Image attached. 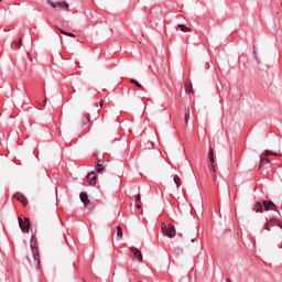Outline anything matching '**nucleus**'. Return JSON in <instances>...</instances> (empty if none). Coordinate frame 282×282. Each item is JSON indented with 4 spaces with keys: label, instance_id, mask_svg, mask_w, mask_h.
Instances as JSON below:
<instances>
[{
    "label": "nucleus",
    "instance_id": "nucleus-17",
    "mask_svg": "<svg viewBox=\"0 0 282 282\" xmlns=\"http://www.w3.org/2000/svg\"><path fill=\"white\" fill-rule=\"evenodd\" d=\"M174 184L176 185V188H180L182 186V178L178 175H174Z\"/></svg>",
    "mask_w": 282,
    "mask_h": 282
},
{
    "label": "nucleus",
    "instance_id": "nucleus-9",
    "mask_svg": "<svg viewBox=\"0 0 282 282\" xmlns=\"http://www.w3.org/2000/svg\"><path fill=\"white\" fill-rule=\"evenodd\" d=\"M87 182H89L90 186H96V172H90L87 175Z\"/></svg>",
    "mask_w": 282,
    "mask_h": 282
},
{
    "label": "nucleus",
    "instance_id": "nucleus-6",
    "mask_svg": "<svg viewBox=\"0 0 282 282\" xmlns=\"http://www.w3.org/2000/svg\"><path fill=\"white\" fill-rule=\"evenodd\" d=\"M130 252H132V254H134V257L137 258V261L139 263H142V261H144V259L142 257V251H140L138 248L130 247Z\"/></svg>",
    "mask_w": 282,
    "mask_h": 282
},
{
    "label": "nucleus",
    "instance_id": "nucleus-21",
    "mask_svg": "<svg viewBox=\"0 0 282 282\" xmlns=\"http://www.w3.org/2000/svg\"><path fill=\"white\" fill-rule=\"evenodd\" d=\"M117 240L120 241V239H122V227L117 226V236H116Z\"/></svg>",
    "mask_w": 282,
    "mask_h": 282
},
{
    "label": "nucleus",
    "instance_id": "nucleus-12",
    "mask_svg": "<svg viewBox=\"0 0 282 282\" xmlns=\"http://www.w3.org/2000/svg\"><path fill=\"white\" fill-rule=\"evenodd\" d=\"M272 224H276V226H280V228H282V225H281L280 221H278V220H270L264 226L265 230L270 231V228H272Z\"/></svg>",
    "mask_w": 282,
    "mask_h": 282
},
{
    "label": "nucleus",
    "instance_id": "nucleus-2",
    "mask_svg": "<svg viewBox=\"0 0 282 282\" xmlns=\"http://www.w3.org/2000/svg\"><path fill=\"white\" fill-rule=\"evenodd\" d=\"M161 230L165 237H169L170 239H173L177 232L175 231V226L172 224L166 225V223H162Z\"/></svg>",
    "mask_w": 282,
    "mask_h": 282
},
{
    "label": "nucleus",
    "instance_id": "nucleus-33",
    "mask_svg": "<svg viewBox=\"0 0 282 282\" xmlns=\"http://www.w3.org/2000/svg\"><path fill=\"white\" fill-rule=\"evenodd\" d=\"M45 102H47V99H44V105H45Z\"/></svg>",
    "mask_w": 282,
    "mask_h": 282
},
{
    "label": "nucleus",
    "instance_id": "nucleus-19",
    "mask_svg": "<svg viewBox=\"0 0 282 282\" xmlns=\"http://www.w3.org/2000/svg\"><path fill=\"white\" fill-rule=\"evenodd\" d=\"M61 34H64V36H70L72 39H76V35L74 33H69L63 29H58Z\"/></svg>",
    "mask_w": 282,
    "mask_h": 282
},
{
    "label": "nucleus",
    "instance_id": "nucleus-29",
    "mask_svg": "<svg viewBox=\"0 0 282 282\" xmlns=\"http://www.w3.org/2000/svg\"><path fill=\"white\" fill-rule=\"evenodd\" d=\"M254 58H257V46H253Z\"/></svg>",
    "mask_w": 282,
    "mask_h": 282
},
{
    "label": "nucleus",
    "instance_id": "nucleus-32",
    "mask_svg": "<svg viewBox=\"0 0 282 282\" xmlns=\"http://www.w3.org/2000/svg\"><path fill=\"white\" fill-rule=\"evenodd\" d=\"M192 243H195V239H192Z\"/></svg>",
    "mask_w": 282,
    "mask_h": 282
},
{
    "label": "nucleus",
    "instance_id": "nucleus-26",
    "mask_svg": "<svg viewBox=\"0 0 282 282\" xmlns=\"http://www.w3.org/2000/svg\"><path fill=\"white\" fill-rule=\"evenodd\" d=\"M174 251L176 252V254H182V252H184L180 247H176Z\"/></svg>",
    "mask_w": 282,
    "mask_h": 282
},
{
    "label": "nucleus",
    "instance_id": "nucleus-30",
    "mask_svg": "<svg viewBox=\"0 0 282 282\" xmlns=\"http://www.w3.org/2000/svg\"><path fill=\"white\" fill-rule=\"evenodd\" d=\"M104 105H105V101H102V99L99 100V107H102Z\"/></svg>",
    "mask_w": 282,
    "mask_h": 282
},
{
    "label": "nucleus",
    "instance_id": "nucleus-15",
    "mask_svg": "<svg viewBox=\"0 0 282 282\" xmlns=\"http://www.w3.org/2000/svg\"><path fill=\"white\" fill-rule=\"evenodd\" d=\"M256 213H263V205L261 203H256L253 206Z\"/></svg>",
    "mask_w": 282,
    "mask_h": 282
},
{
    "label": "nucleus",
    "instance_id": "nucleus-23",
    "mask_svg": "<svg viewBox=\"0 0 282 282\" xmlns=\"http://www.w3.org/2000/svg\"><path fill=\"white\" fill-rule=\"evenodd\" d=\"M178 28H181V32H191V28L184 24H178Z\"/></svg>",
    "mask_w": 282,
    "mask_h": 282
},
{
    "label": "nucleus",
    "instance_id": "nucleus-8",
    "mask_svg": "<svg viewBox=\"0 0 282 282\" xmlns=\"http://www.w3.org/2000/svg\"><path fill=\"white\" fill-rule=\"evenodd\" d=\"M208 169H209V173L212 175V180L213 182H217V170L215 169V164L214 163H210L208 165Z\"/></svg>",
    "mask_w": 282,
    "mask_h": 282
},
{
    "label": "nucleus",
    "instance_id": "nucleus-22",
    "mask_svg": "<svg viewBox=\"0 0 282 282\" xmlns=\"http://www.w3.org/2000/svg\"><path fill=\"white\" fill-rule=\"evenodd\" d=\"M263 155H265L267 158H268V155H274L275 158H279V153L272 152V151H269V150H265L263 152Z\"/></svg>",
    "mask_w": 282,
    "mask_h": 282
},
{
    "label": "nucleus",
    "instance_id": "nucleus-27",
    "mask_svg": "<svg viewBox=\"0 0 282 282\" xmlns=\"http://www.w3.org/2000/svg\"><path fill=\"white\" fill-rule=\"evenodd\" d=\"M140 199H141L140 194H137V195H135V202H137V204H140Z\"/></svg>",
    "mask_w": 282,
    "mask_h": 282
},
{
    "label": "nucleus",
    "instance_id": "nucleus-11",
    "mask_svg": "<svg viewBox=\"0 0 282 282\" xmlns=\"http://www.w3.org/2000/svg\"><path fill=\"white\" fill-rule=\"evenodd\" d=\"M79 198H80V202H83L85 206H87L89 204V196L85 192H82L79 194Z\"/></svg>",
    "mask_w": 282,
    "mask_h": 282
},
{
    "label": "nucleus",
    "instance_id": "nucleus-4",
    "mask_svg": "<svg viewBox=\"0 0 282 282\" xmlns=\"http://www.w3.org/2000/svg\"><path fill=\"white\" fill-rule=\"evenodd\" d=\"M47 3L52 8H62V10H67V8H69V4L66 1L54 2L52 0H47Z\"/></svg>",
    "mask_w": 282,
    "mask_h": 282
},
{
    "label": "nucleus",
    "instance_id": "nucleus-5",
    "mask_svg": "<svg viewBox=\"0 0 282 282\" xmlns=\"http://www.w3.org/2000/svg\"><path fill=\"white\" fill-rule=\"evenodd\" d=\"M262 206H263L264 210H267V212L268 210H274L276 213L279 210L276 208V205L272 200H263Z\"/></svg>",
    "mask_w": 282,
    "mask_h": 282
},
{
    "label": "nucleus",
    "instance_id": "nucleus-25",
    "mask_svg": "<svg viewBox=\"0 0 282 282\" xmlns=\"http://www.w3.org/2000/svg\"><path fill=\"white\" fill-rule=\"evenodd\" d=\"M22 41H23V39L20 37L19 41H15V42H14V45H17V48H18V50H21Z\"/></svg>",
    "mask_w": 282,
    "mask_h": 282
},
{
    "label": "nucleus",
    "instance_id": "nucleus-34",
    "mask_svg": "<svg viewBox=\"0 0 282 282\" xmlns=\"http://www.w3.org/2000/svg\"><path fill=\"white\" fill-rule=\"evenodd\" d=\"M228 282H230V281L228 280Z\"/></svg>",
    "mask_w": 282,
    "mask_h": 282
},
{
    "label": "nucleus",
    "instance_id": "nucleus-24",
    "mask_svg": "<svg viewBox=\"0 0 282 282\" xmlns=\"http://www.w3.org/2000/svg\"><path fill=\"white\" fill-rule=\"evenodd\" d=\"M130 83H131L132 85H134V87H138L139 89H141V87H142V84L139 83V82L135 80V79H130Z\"/></svg>",
    "mask_w": 282,
    "mask_h": 282
},
{
    "label": "nucleus",
    "instance_id": "nucleus-13",
    "mask_svg": "<svg viewBox=\"0 0 282 282\" xmlns=\"http://www.w3.org/2000/svg\"><path fill=\"white\" fill-rule=\"evenodd\" d=\"M265 164H270V159L268 158H260V164L258 166L259 171H261V169H263V165Z\"/></svg>",
    "mask_w": 282,
    "mask_h": 282
},
{
    "label": "nucleus",
    "instance_id": "nucleus-18",
    "mask_svg": "<svg viewBox=\"0 0 282 282\" xmlns=\"http://www.w3.org/2000/svg\"><path fill=\"white\" fill-rule=\"evenodd\" d=\"M89 122H91V118L89 117V115L82 117V124L83 126L89 124Z\"/></svg>",
    "mask_w": 282,
    "mask_h": 282
},
{
    "label": "nucleus",
    "instance_id": "nucleus-1",
    "mask_svg": "<svg viewBox=\"0 0 282 282\" xmlns=\"http://www.w3.org/2000/svg\"><path fill=\"white\" fill-rule=\"evenodd\" d=\"M30 246H31L32 257H33V261L31 262V265H34L35 270H40L41 254L39 253V241L36 240V236L31 237Z\"/></svg>",
    "mask_w": 282,
    "mask_h": 282
},
{
    "label": "nucleus",
    "instance_id": "nucleus-3",
    "mask_svg": "<svg viewBox=\"0 0 282 282\" xmlns=\"http://www.w3.org/2000/svg\"><path fill=\"white\" fill-rule=\"evenodd\" d=\"M18 223H19V228L22 230V232H30V218L24 217V220H23V218L19 217Z\"/></svg>",
    "mask_w": 282,
    "mask_h": 282
},
{
    "label": "nucleus",
    "instance_id": "nucleus-20",
    "mask_svg": "<svg viewBox=\"0 0 282 282\" xmlns=\"http://www.w3.org/2000/svg\"><path fill=\"white\" fill-rule=\"evenodd\" d=\"M210 164H215V153L213 152V148H210L208 153Z\"/></svg>",
    "mask_w": 282,
    "mask_h": 282
},
{
    "label": "nucleus",
    "instance_id": "nucleus-16",
    "mask_svg": "<svg viewBox=\"0 0 282 282\" xmlns=\"http://www.w3.org/2000/svg\"><path fill=\"white\" fill-rule=\"evenodd\" d=\"M188 120H191V107L185 108V122L188 124Z\"/></svg>",
    "mask_w": 282,
    "mask_h": 282
},
{
    "label": "nucleus",
    "instance_id": "nucleus-10",
    "mask_svg": "<svg viewBox=\"0 0 282 282\" xmlns=\"http://www.w3.org/2000/svg\"><path fill=\"white\" fill-rule=\"evenodd\" d=\"M14 197L18 199V202H21L23 206H28V198L23 194H15Z\"/></svg>",
    "mask_w": 282,
    "mask_h": 282
},
{
    "label": "nucleus",
    "instance_id": "nucleus-7",
    "mask_svg": "<svg viewBox=\"0 0 282 282\" xmlns=\"http://www.w3.org/2000/svg\"><path fill=\"white\" fill-rule=\"evenodd\" d=\"M95 171H97L99 173V175H102V173H105V161L104 160H99L97 162V164L95 165Z\"/></svg>",
    "mask_w": 282,
    "mask_h": 282
},
{
    "label": "nucleus",
    "instance_id": "nucleus-28",
    "mask_svg": "<svg viewBox=\"0 0 282 282\" xmlns=\"http://www.w3.org/2000/svg\"><path fill=\"white\" fill-rule=\"evenodd\" d=\"M26 56H28V58H29V61H30V63H32V53H26Z\"/></svg>",
    "mask_w": 282,
    "mask_h": 282
},
{
    "label": "nucleus",
    "instance_id": "nucleus-14",
    "mask_svg": "<svg viewBox=\"0 0 282 282\" xmlns=\"http://www.w3.org/2000/svg\"><path fill=\"white\" fill-rule=\"evenodd\" d=\"M185 91H187L188 94H193V84L191 83V80L185 82Z\"/></svg>",
    "mask_w": 282,
    "mask_h": 282
},
{
    "label": "nucleus",
    "instance_id": "nucleus-31",
    "mask_svg": "<svg viewBox=\"0 0 282 282\" xmlns=\"http://www.w3.org/2000/svg\"><path fill=\"white\" fill-rule=\"evenodd\" d=\"M137 208L141 209L142 205H140V203L137 204Z\"/></svg>",
    "mask_w": 282,
    "mask_h": 282
}]
</instances>
